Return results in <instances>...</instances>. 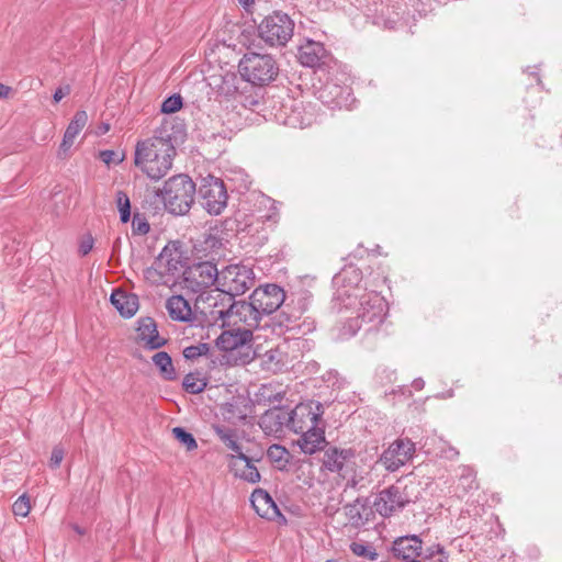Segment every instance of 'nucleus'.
Returning <instances> with one entry per match:
<instances>
[{
	"label": "nucleus",
	"instance_id": "nucleus-1",
	"mask_svg": "<svg viewBox=\"0 0 562 562\" xmlns=\"http://www.w3.org/2000/svg\"><path fill=\"white\" fill-rule=\"evenodd\" d=\"M360 273L355 270H345L334 278V284L338 285L334 300L338 312L351 310L355 316L348 318L341 328V337L348 338L358 333L363 325L367 331L373 330L383 323L386 315L387 303L376 292H368L359 286Z\"/></svg>",
	"mask_w": 562,
	"mask_h": 562
},
{
	"label": "nucleus",
	"instance_id": "nucleus-2",
	"mask_svg": "<svg viewBox=\"0 0 562 562\" xmlns=\"http://www.w3.org/2000/svg\"><path fill=\"white\" fill-rule=\"evenodd\" d=\"M290 414V430L301 434L297 445L307 454L323 449L326 443L323 414L319 402L307 401L297 404Z\"/></svg>",
	"mask_w": 562,
	"mask_h": 562
},
{
	"label": "nucleus",
	"instance_id": "nucleus-3",
	"mask_svg": "<svg viewBox=\"0 0 562 562\" xmlns=\"http://www.w3.org/2000/svg\"><path fill=\"white\" fill-rule=\"evenodd\" d=\"M176 149L168 138L151 137L137 143L134 164L149 179L160 180L172 167Z\"/></svg>",
	"mask_w": 562,
	"mask_h": 562
},
{
	"label": "nucleus",
	"instance_id": "nucleus-4",
	"mask_svg": "<svg viewBox=\"0 0 562 562\" xmlns=\"http://www.w3.org/2000/svg\"><path fill=\"white\" fill-rule=\"evenodd\" d=\"M157 194L170 213L184 215L194 201L195 184L189 176L180 173L169 178Z\"/></svg>",
	"mask_w": 562,
	"mask_h": 562
},
{
	"label": "nucleus",
	"instance_id": "nucleus-5",
	"mask_svg": "<svg viewBox=\"0 0 562 562\" xmlns=\"http://www.w3.org/2000/svg\"><path fill=\"white\" fill-rule=\"evenodd\" d=\"M240 76L254 86L263 87L272 82L279 67L271 55L249 52L239 61Z\"/></svg>",
	"mask_w": 562,
	"mask_h": 562
},
{
	"label": "nucleus",
	"instance_id": "nucleus-6",
	"mask_svg": "<svg viewBox=\"0 0 562 562\" xmlns=\"http://www.w3.org/2000/svg\"><path fill=\"white\" fill-rule=\"evenodd\" d=\"M255 282L251 268L244 265H229L220 270L217 289L235 299L248 291Z\"/></svg>",
	"mask_w": 562,
	"mask_h": 562
},
{
	"label": "nucleus",
	"instance_id": "nucleus-7",
	"mask_svg": "<svg viewBox=\"0 0 562 562\" xmlns=\"http://www.w3.org/2000/svg\"><path fill=\"white\" fill-rule=\"evenodd\" d=\"M218 272L216 265L210 261L194 263L183 272V286L193 293H209L212 285L217 288Z\"/></svg>",
	"mask_w": 562,
	"mask_h": 562
},
{
	"label": "nucleus",
	"instance_id": "nucleus-8",
	"mask_svg": "<svg viewBox=\"0 0 562 562\" xmlns=\"http://www.w3.org/2000/svg\"><path fill=\"white\" fill-rule=\"evenodd\" d=\"M234 297L215 288L209 293H202L198 296L195 305L201 313L209 316L212 322L223 321L222 326H226L229 319V306L234 304Z\"/></svg>",
	"mask_w": 562,
	"mask_h": 562
},
{
	"label": "nucleus",
	"instance_id": "nucleus-9",
	"mask_svg": "<svg viewBox=\"0 0 562 562\" xmlns=\"http://www.w3.org/2000/svg\"><path fill=\"white\" fill-rule=\"evenodd\" d=\"M198 195L202 207L211 215H218L227 205V190L224 182L213 176L202 179Z\"/></svg>",
	"mask_w": 562,
	"mask_h": 562
},
{
	"label": "nucleus",
	"instance_id": "nucleus-10",
	"mask_svg": "<svg viewBox=\"0 0 562 562\" xmlns=\"http://www.w3.org/2000/svg\"><path fill=\"white\" fill-rule=\"evenodd\" d=\"M352 467H357L356 453L350 448L329 447L323 453L322 469L325 471L348 477L352 474Z\"/></svg>",
	"mask_w": 562,
	"mask_h": 562
},
{
	"label": "nucleus",
	"instance_id": "nucleus-11",
	"mask_svg": "<svg viewBox=\"0 0 562 562\" xmlns=\"http://www.w3.org/2000/svg\"><path fill=\"white\" fill-rule=\"evenodd\" d=\"M409 502V497L400 485H391L376 495L373 508L382 517H390L402 510Z\"/></svg>",
	"mask_w": 562,
	"mask_h": 562
},
{
	"label": "nucleus",
	"instance_id": "nucleus-12",
	"mask_svg": "<svg viewBox=\"0 0 562 562\" xmlns=\"http://www.w3.org/2000/svg\"><path fill=\"white\" fill-rule=\"evenodd\" d=\"M415 452V443L405 438L395 440L380 457L379 462L390 472L405 465Z\"/></svg>",
	"mask_w": 562,
	"mask_h": 562
},
{
	"label": "nucleus",
	"instance_id": "nucleus-13",
	"mask_svg": "<svg viewBox=\"0 0 562 562\" xmlns=\"http://www.w3.org/2000/svg\"><path fill=\"white\" fill-rule=\"evenodd\" d=\"M249 300L258 307L261 315H269L281 307L285 301L284 290L277 284H265L257 288Z\"/></svg>",
	"mask_w": 562,
	"mask_h": 562
},
{
	"label": "nucleus",
	"instance_id": "nucleus-14",
	"mask_svg": "<svg viewBox=\"0 0 562 562\" xmlns=\"http://www.w3.org/2000/svg\"><path fill=\"white\" fill-rule=\"evenodd\" d=\"M229 307V319L226 326H238L244 324V328H250L251 331L254 328L259 326L262 315L258 307L254 304L252 300H234V304H232Z\"/></svg>",
	"mask_w": 562,
	"mask_h": 562
},
{
	"label": "nucleus",
	"instance_id": "nucleus-15",
	"mask_svg": "<svg viewBox=\"0 0 562 562\" xmlns=\"http://www.w3.org/2000/svg\"><path fill=\"white\" fill-rule=\"evenodd\" d=\"M294 22L284 12L274 11L258 26V35H293Z\"/></svg>",
	"mask_w": 562,
	"mask_h": 562
},
{
	"label": "nucleus",
	"instance_id": "nucleus-16",
	"mask_svg": "<svg viewBox=\"0 0 562 562\" xmlns=\"http://www.w3.org/2000/svg\"><path fill=\"white\" fill-rule=\"evenodd\" d=\"M423 551V540L417 535L397 537L393 540L391 552L394 558L405 562L417 560Z\"/></svg>",
	"mask_w": 562,
	"mask_h": 562
},
{
	"label": "nucleus",
	"instance_id": "nucleus-17",
	"mask_svg": "<svg viewBox=\"0 0 562 562\" xmlns=\"http://www.w3.org/2000/svg\"><path fill=\"white\" fill-rule=\"evenodd\" d=\"M259 426L267 435L280 436L290 429V414L281 408L269 409L260 417Z\"/></svg>",
	"mask_w": 562,
	"mask_h": 562
},
{
	"label": "nucleus",
	"instance_id": "nucleus-18",
	"mask_svg": "<svg viewBox=\"0 0 562 562\" xmlns=\"http://www.w3.org/2000/svg\"><path fill=\"white\" fill-rule=\"evenodd\" d=\"M137 324V338L143 342L145 348L155 350L167 344V339L159 335L157 324L154 318L142 317L138 319Z\"/></svg>",
	"mask_w": 562,
	"mask_h": 562
},
{
	"label": "nucleus",
	"instance_id": "nucleus-19",
	"mask_svg": "<svg viewBox=\"0 0 562 562\" xmlns=\"http://www.w3.org/2000/svg\"><path fill=\"white\" fill-rule=\"evenodd\" d=\"M252 340V331L250 328H236L223 330L216 338L215 344L220 350L233 351L250 344Z\"/></svg>",
	"mask_w": 562,
	"mask_h": 562
},
{
	"label": "nucleus",
	"instance_id": "nucleus-20",
	"mask_svg": "<svg viewBox=\"0 0 562 562\" xmlns=\"http://www.w3.org/2000/svg\"><path fill=\"white\" fill-rule=\"evenodd\" d=\"M327 57V50L323 43L306 37L305 42L299 46V60L305 67H316L324 63Z\"/></svg>",
	"mask_w": 562,
	"mask_h": 562
},
{
	"label": "nucleus",
	"instance_id": "nucleus-21",
	"mask_svg": "<svg viewBox=\"0 0 562 562\" xmlns=\"http://www.w3.org/2000/svg\"><path fill=\"white\" fill-rule=\"evenodd\" d=\"M231 471L236 477H239L248 483H258L260 481V473L254 464L251 458L246 454L245 459H232L229 461Z\"/></svg>",
	"mask_w": 562,
	"mask_h": 562
},
{
	"label": "nucleus",
	"instance_id": "nucleus-22",
	"mask_svg": "<svg viewBox=\"0 0 562 562\" xmlns=\"http://www.w3.org/2000/svg\"><path fill=\"white\" fill-rule=\"evenodd\" d=\"M166 308L172 321L189 323L193 313L189 302L182 295H172L166 302Z\"/></svg>",
	"mask_w": 562,
	"mask_h": 562
},
{
	"label": "nucleus",
	"instance_id": "nucleus-23",
	"mask_svg": "<svg viewBox=\"0 0 562 562\" xmlns=\"http://www.w3.org/2000/svg\"><path fill=\"white\" fill-rule=\"evenodd\" d=\"M250 501L256 513L261 517L272 518L280 514L273 498L265 490H255L251 494Z\"/></svg>",
	"mask_w": 562,
	"mask_h": 562
},
{
	"label": "nucleus",
	"instance_id": "nucleus-24",
	"mask_svg": "<svg viewBox=\"0 0 562 562\" xmlns=\"http://www.w3.org/2000/svg\"><path fill=\"white\" fill-rule=\"evenodd\" d=\"M111 303L123 317H132L138 310V299L134 294L115 290L111 294Z\"/></svg>",
	"mask_w": 562,
	"mask_h": 562
},
{
	"label": "nucleus",
	"instance_id": "nucleus-25",
	"mask_svg": "<svg viewBox=\"0 0 562 562\" xmlns=\"http://www.w3.org/2000/svg\"><path fill=\"white\" fill-rule=\"evenodd\" d=\"M214 431L225 447L232 450L235 454L229 457L232 459H245L246 454L243 452L241 445L238 441L237 431L229 427L214 426Z\"/></svg>",
	"mask_w": 562,
	"mask_h": 562
},
{
	"label": "nucleus",
	"instance_id": "nucleus-26",
	"mask_svg": "<svg viewBox=\"0 0 562 562\" xmlns=\"http://www.w3.org/2000/svg\"><path fill=\"white\" fill-rule=\"evenodd\" d=\"M285 353L279 348L266 351L262 357L263 368L273 373L281 372L286 367Z\"/></svg>",
	"mask_w": 562,
	"mask_h": 562
},
{
	"label": "nucleus",
	"instance_id": "nucleus-27",
	"mask_svg": "<svg viewBox=\"0 0 562 562\" xmlns=\"http://www.w3.org/2000/svg\"><path fill=\"white\" fill-rule=\"evenodd\" d=\"M153 362L158 368L162 379L173 381L177 378L171 357L166 351H158L153 356Z\"/></svg>",
	"mask_w": 562,
	"mask_h": 562
},
{
	"label": "nucleus",
	"instance_id": "nucleus-28",
	"mask_svg": "<svg viewBox=\"0 0 562 562\" xmlns=\"http://www.w3.org/2000/svg\"><path fill=\"white\" fill-rule=\"evenodd\" d=\"M115 203L120 212V220L122 223H127L131 220V201L128 195L119 190L115 193Z\"/></svg>",
	"mask_w": 562,
	"mask_h": 562
},
{
	"label": "nucleus",
	"instance_id": "nucleus-29",
	"mask_svg": "<svg viewBox=\"0 0 562 562\" xmlns=\"http://www.w3.org/2000/svg\"><path fill=\"white\" fill-rule=\"evenodd\" d=\"M88 122V114L86 111H78L76 112L74 119L69 123L66 133L67 138H76V136L79 134V132L86 126Z\"/></svg>",
	"mask_w": 562,
	"mask_h": 562
},
{
	"label": "nucleus",
	"instance_id": "nucleus-30",
	"mask_svg": "<svg viewBox=\"0 0 562 562\" xmlns=\"http://www.w3.org/2000/svg\"><path fill=\"white\" fill-rule=\"evenodd\" d=\"M182 384H183L184 390L191 394H199L206 386V382L193 373L187 374L183 379Z\"/></svg>",
	"mask_w": 562,
	"mask_h": 562
},
{
	"label": "nucleus",
	"instance_id": "nucleus-31",
	"mask_svg": "<svg viewBox=\"0 0 562 562\" xmlns=\"http://www.w3.org/2000/svg\"><path fill=\"white\" fill-rule=\"evenodd\" d=\"M172 434H173L175 438L187 448V450L191 451V450L196 449L198 443H196L194 437L192 436V434L188 432L184 428L175 427L172 429Z\"/></svg>",
	"mask_w": 562,
	"mask_h": 562
},
{
	"label": "nucleus",
	"instance_id": "nucleus-32",
	"mask_svg": "<svg viewBox=\"0 0 562 562\" xmlns=\"http://www.w3.org/2000/svg\"><path fill=\"white\" fill-rule=\"evenodd\" d=\"M211 350V346L205 342H200L198 345H192L189 347H186L183 349V357L187 360H194L199 357L206 356Z\"/></svg>",
	"mask_w": 562,
	"mask_h": 562
},
{
	"label": "nucleus",
	"instance_id": "nucleus-33",
	"mask_svg": "<svg viewBox=\"0 0 562 562\" xmlns=\"http://www.w3.org/2000/svg\"><path fill=\"white\" fill-rule=\"evenodd\" d=\"M350 550L355 555L366 558L370 561H375L378 559V552L372 547L361 542H352L350 544Z\"/></svg>",
	"mask_w": 562,
	"mask_h": 562
},
{
	"label": "nucleus",
	"instance_id": "nucleus-34",
	"mask_svg": "<svg viewBox=\"0 0 562 562\" xmlns=\"http://www.w3.org/2000/svg\"><path fill=\"white\" fill-rule=\"evenodd\" d=\"M267 456L272 462L284 465L288 463L289 451L280 445H272L269 447Z\"/></svg>",
	"mask_w": 562,
	"mask_h": 562
},
{
	"label": "nucleus",
	"instance_id": "nucleus-35",
	"mask_svg": "<svg viewBox=\"0 0 562 562\" xmlns=\"http://www.w3.org/2000/svg\"><path fill=\"white\" fill-rule=\"evenodd\" d=\"M522 72L528 77V80L535 81L536 86H533L532 82L529 85L532 90L540 93L544 89L539 74V66H528Z\"/></svg>",
	"mask_w": 562,
	"mask_h": 562
},
{
	"label": "nucleus",
	"instance_id": "nucleus-36",
	"mask_svg": "<svg viewBox=\"0 0 562 562\" xmlns=\"http://www.w3.org/2000/svg\"><path fill=\"white\" fill-rule=\"evenodd\" d=\"M31 510L30 498L23 494L12 505V512L15 516L26 517Z\"/></svg>",
	"mask_w": 562,
	"mask_h": 562
},
{
	"label": "nucleus",
	"instance_id": "nucleus-37",
	"mask_svg": "<svg viewBox=\"0 0 562 562\" xmlns=\"http://www.w3.org/2000/svg\"><path fill=\"white\" fill-rule=\"evenodd\" d=\"M182 106V98L179 94H173L168 97L162 103H161V112L171 114L177 111H179Z\"/></svg>",
	"mask_w": 562,
	"mask_h": 562
},
{
	"label": "nucleus",
	"instance_id": "nucleus-38",
	"mask_svg": "<svg viewBox=\"0 0 562 562\" xmlns=\"http://www.w3.org/2000/svg\"><path fill=\"white\" fill-rule=\"evenodd\" d=\"M356 468L357 467H352V474L350 476L341 477L342 480L347 481L346 487L357 490V488H360L363 486L362 485L363 477L357 473Z\"/></svg>",
	"mask_w": 562,
	"mask_h": 562
},
{
	"label": "nucleus",
	"instance_id": "nucleus-39",
	"mask_svg": "<svg viewBox=\"0 0 562 562\" xmlns=\"http://www.w3.org/2000/svg\"><path fill=\"white\" fill-rule=\"evenodd\" d=\"M133 231L139 235H145L149 232V224L143 220L139 218L137 215L134 216L132 222Z\"/></svg>",
	"mask_w": 562,
	"mask_h": 562
},
{
	"label": "nucleus",
	"instance_id": "nucleus-40",
	"mask_svg": "<svg viewBox=\"0 0 562 562\" xmlns=\"http://www.w3.org/2000/svg\"><path fill=\"white\" fill-rule=\"evenodd\" d=\"M100 158L106 165H110L112 162L119 164L123 160V157H120L115 151L109 149L102 150L100 153Z\"/></svg>",
	"mask_w": 562,
	"mask_h": 562
},
{
	"label": "nucleus",
	"instance_id": "nucleus-41",
	"mask_svg": "<svg viewBox=\"0 0 562 562\" xmlns=\"http://www.w3.org/2000/svg\"><path fill=\"white\" fill-rule=\"evenodd\" d=\"M359 503H360V499H357L353 504L346 506L347 515L349 516L350 520H352L353 522H358L359 520H361Z\"/></svg>",
	"mask_w": 562,
	"mask_h": 562
},
{
	"label": "nucleus",
	"instance_id": "nucleus-42",
	"mask_svg": "<svg viewBox=\"0 0 562 562\" xmlns=\"http://www.w3.org/2000/svg\"><path fill=\"white\" fill-rule=\"evenodd\" d=\"M64 459V450L60 447H55L52 451L49 465L53 469H57Z\"/></svg>",
	"mask_w": 562,
	"mask_h": 562
},
{
	"label": "nucleus",
	"instance_id": "nucleus-43",
	"mask_svg": "<svg viewBox=\"0 0 562 562\" xmlns=\"http://www.w3.org/2000/svg\"><path fill=\"white\" fill-rule=\"evenodd\" d=\"M93 248V238L91 236L86 237L82 239L79 246V252L81 256L88 255L91 249Z\"/></svg>",
	"mask_w": 562,
	"mask_h": 562
},
{
	"label": "nucleus",
	"instance_id": "nucleus-44",
	"mask_svg": "<svg viewBox=\"0 0 562 562\" xmlns=\"http://www.w3.org/2000/svg\"><path fill=\"white\" fill-rule=\"evenodd\" d=\"M426 552H427L426 558L432 559L436 555H445L446 550L441 544L437 543V544H434V546L427 548Z\"/></svg>",
	"mask_w": 562,
	"mask_h": 562
},
{
	"label": "nucleus",
	"instance_id": "nucleus-45",
	"mask_svg": "<svg viewBox=\"0 0 562 562\" xmlns=\"http://www.w3.org/2000/svg\"><path fill=\"white\" fill-rule=\"evenodd\" d=\"M70 93V86H65V87H61V88H58L54 95H53V99L54 101L57 103L59 102L64 97L68 95Z\"/></svg>",
	"mask_w": 562,
	"mask_h": 562
},
{
	"label": "nucleus",
	"instance_id": "nucleus-46",
	"mask_svg": "<svg viewBox=\"0 0 562 562\" xmlns=\"http://www.w3.org/2000/svg\"><path fill=\"white\" fill-rule=\"evenodd\" d=\"M278 119L282 120V123L284 125H289L291 127H296L297 125H301V122H300L299 117L296 115H294V114L288 115V116H285L283 119L281 116H279Z\"/></svg>",
	"mask_w": 562,
	"mask_h": 562
},
{
	"label": "nucleus",
	"instance_id": "nucleus-47",
	"mask_svg": "<svg viewBox=\"0 0 562 562\" xmlns=\"http://www.w3.org/2000/svg\"><path fill=\"white\" fill-rule=\"evenodd\" d=\"M266 43H268L270 46H273L276 43H274V40L277 41V43L279 45H286L288 41L291 38V37H281V36H278V37H262Z\"/></svg>",
	"mask_w": 562,
	"mask_h": 562
},
{
	"label": "nucleus",
	"instance_id": "nucleus-48",
	"mask_svg": "<svg viewBox=\"0 0 562 562\" xmlns=\"http://www.w3.org/2000/svg\"><path fill=\"white\" fill-rule=\"evenodd\" d=\"M442 453L447 459H450V460H452L459 456V451L454 447H451V446H449L447 449H443Z\"/></svg>",
	"mask_w": 562,
	"mask_h": 562
},
{
	"label": "nucleus",
	"instance_id": "nucleus-49",
	"mask_svg": "<svg viewBox=\"0 0 562 562\" xmlns=\"http://www.w3.org/2000/svg\"><path fill=\"white\" fill-rule=\"evenodd\" d=\"M74 140H75V138L68 139L67 138V133L65 132L63 142L60 144V149L64 150V151L68 150L72 146Z\"/></svg>",
	"mask_w": 562,
	"mask_h": 562
},
{
	"label": "nucleus",
	"instance_id": "nucleus-50",
	"mask_svg": "<svg viewBox=\"0 0 562 562\" xmlns=\"http://www.w3.org/2000/svg\"><path fill=\"white\" fill-rule=\"evenodd\" d=\"M11 91L9 86L0 83V99L7 98Z\"/></svg>",
	"mask_w": 562,
	"mask_h": 562
},
{
	"label": "nucleus",
	"instance_id": "nucleus-51",
	"mask_svg": "<svg viewBox=\"0 0 562 562\" xmlns=\"http://www.w3.org/2000/svg\"><path fill=\"white\" fill-rule=\"evenodd\" d=\"M498 562H515V558L513 554L507 555L504 553L498 558Z\"/></svg>",
	"mask_w": 562,
	"mask_h": 562
},
{
	"label": "nucleus",
	"instance_id": "nucleus-52",
	"mask_svg": "<svg viewBox=\"0 0 562 562\" xmlns=\"http://www.w3.org/2000/svg\"><path fill=\"white\" fill-rule=\"evenodd\" d=\"M72 529H74L78 535H80V536L85 535V532H86V531H85V529H83V528H81V527H80V526H78V525H72Z\"/></svg>",
	"mask_w": 562,
	"mask_h": 562
},
{
	"label": "nucleus",
	"instance_id": "nucleus-53",
	"mask_svg": "<svg viewBox=\"0 0 562 562\" xmlns=\"http://www.w3.org/2000/svg\"><path fill=\"white\" fill-rule=\"evenodd\" d=\"M238 2L244 7V8H248L249 5H251L254 3V0H238Z\"/></svg>",
	"mask_w": 562,
	"mask_h": 562
},
{
	"label": "nucleus",
	"instance_id": "nucleus-54",
	"mask_svg": "<svg viewBox=\"0 0 562 562\" xmlns=\"http://www.w3.org/2000/svg\"><path fill=\"white\" fill-rule=\"evenodd\" d=\"M267 218L273 223H277L278 222V214L274 212V213H271L269 215H267Z\"/></svg>",
	"mask_w": 562,
	"mask_h": 562
},
{
	"label": "nucleus",
	"instance_id": "nucleus-55",
	"mask_svg": "<svg viewBox=\"0 0 562 562\" xmlns=\"http://www.w3.org/2000/svg\"><path fill=\"white\" fill-rule=\"evenodd\" d=\"M423 385H424V381L423 380L419 379V380H415L414 381V387L415 389L419 390V389L423 387Z\"/></svg>",
	"mask_w": 562,
	"mask_h": 562
},
{
	"label": "nucleus",
	"instance_id": "nucleus-56",
	"mask_svg": "<svg viewBox=\"0 0 562 562\" xmlns=\"http://www.w3.org/2000/svg\"><path fill=\"white\" fill-rule=\"evenodd\" d=\"M435 562H448L447 553H445V555H439V558Z\"/></svg>",
	"mask_w": 562,
	"mask_h": 562
},
{
	"label": "nucleus",
	"instance_id": "nucleus-57",
	"mask_svg": "<svg viewBox=\"0 0 562 562\" xmlns=\"http://www.w3.org/2000/svg\"><path fill=\"white\" fill-rule=\"evenodd\" d=\"M156 273H157V269H153V268H150L146 271L147 278H150V277H153V274H156Z\"/></svg>",
	"mask_w": 562,
	"mask_h": 562
},
{
	"label": "nucleus",
	"instance_id": "nucleus-58",
	"mask_svg": "<svg viewBox=\"0 0 562 562\" xmlns=\"http://www.w3.org/2000/svg\"><path fill=\"white\" fill-rule=\"evenodd\" d=\"M171 269H176V265L172 262V260H168L167 270L170 271Z\"/></svg>",
	"mask_w": 562,
	"mask_h": 562
},
{
	"label": "nucleus",
	"instance_id": "nucleus-59",
	"mask_svg": "<svg viewBox=\"0 0 562 562\" xmlns=\"http://www.w3.org/2000/svg\"><path fill=\"white\" fill-rule=\"evenodd\" d=\"M165 256H166V255H165V252H162V254L160 255V257H159V259H158V262H157L158 267H161V266H162V261H164V259H165Z\"/></svg>",
	"mask_w": 562,
	"mask_h": 562
},
{
	"label": "nucleus",
	"instance_id": "nucleus-60",
	"mask_svg": "<svg viewBox=\"0 0 562 562\" xmlns=\"http://www.w3.org/2000/svg\"><path fill=\"white\" fill-rule=\"evenodd\" d=\"M494 520L496 521L498 528L501 529V533L503 535L505 532V529L502 527V525L498 521V518L494 516Z\"/></svg>",
	"mask_w": 562,
	"mask_h": 562
},
{
	"label": "nucleus",
	"instance_id": "nucleus-61",
	"mask_svg": "<svg viewBox=\"0 0 562 562\" xmlns=\"http://www.w3.org/2000/svg\"><path fill=\"white\" fill-rule=\"evenodd\" d=\"M109 128H110V127H109V125H108V124H104V125L102 126L103 133H106V132L109 131Z\"/></svg>",
	"mask_w": 562,
	"mask_h": 562
},
{
	"label": "nucleus",
	"instance_id": "nucleus-62",
	"mask_svg": "<svg viewBox=\"0 0 562 562\" xmlns=\"http://www.w3.org/2000/svg\"><path fill=\"white\" fill-rule=\"evenodd\" d=\"M240 35H241V36L250 35V33H249V32H247L246 30H243V31L240 32Z\"/></svg>",
	"mask_w": 562,
	"mask_h": 562
}]
</instances>
